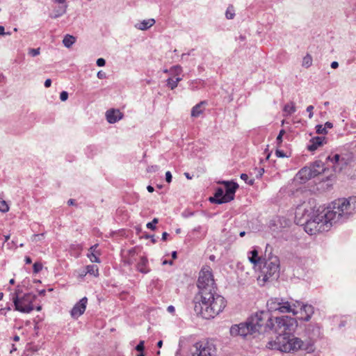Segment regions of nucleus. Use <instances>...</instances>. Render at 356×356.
Returning a JSON list of instances; mask_svg holds the SVG:
<instances>
[{
    "label": "nucleus",
    "instance_id": "5701e85b",
    "mask_svg": "<svg viewBox=\"0 0 356 356\" xmlns=\"http://www.w3.org/2000/svg\"><path fill=\"white\" fill-rule=\"evenodd\" d=\"M284 112L286 113L287 115H290L296 112V108L294 102H291L288 104H286L284 106L283 109Z\"/></svg>",
    "mask_w": 356,
    "mask_h": 356
},
{
    "label": "nucleus",
    "instance_id": "412c9836",
    "mask_svg": "<svg viewBox=\"0 0 356 356\" xmlns=\"http://www.w3.org/2000/svg\"><path fill=\"white\" fill-rule=\"evenodd\" d=\"M205 104V102H201L200 103L196 104L193 107L191 111L192 117L197 118L200 116L201 113L203 112V109L202 108V105Z\"/></svg>",
    "mask_w": 356,
    "mask_h": 356
},
{
    "label": "nucleus",
    "instance_id": "4c0bfd02",
    "mask_svg": "<svg viewBox=\"0 0 356 356\" xmlns=\"http://www.w3.org/2000/svg\"><path fill=\"white\" fill-rule=\"evenodd\" d=\"M9 207L7 202L4 200H1V213H5L8 211Z\"/></svg>",
    "mask_w": 356,
    "mask_h": 356
},
{
    "label": "nucleus",
    "instance_id": "f8f14e48",
    "mask_svg": "<svg viewBox=\"0 0 356 356\" xmlns=\"http://www.w3.org/2000/svg\"><path fill=\"white\" fill-rule=\"evenodd\" d=\"M318 175V172L312 170L311 167H304L296 175V179L305 183L310 179Z\"/></svg>",
    "mask_w": 356,
    "mask_h": 356
},
{
    "label": "nucleus",
    "instance_id": "864d4df0",
    "mask_svg": "<svg viewBox=\"0 0 356 356\" xmlns=\"http://www.w3.org/2000/svg\"><path fill=\"white\" fill-rule=\"evenodd\" d=\"M167 310L169 312H173L175 311V307L173 306H172V305L168 306V308H167Z\"/></svg>",
    "mask_w": 356,
    "mask_h": 356
},
{
    "label": "nucleus",
    "instance_id": "4468645a",
    "mask_svg": "<svg viewBox=\"0 0 356 356\" xmlns=\"http://www.w3.org/2000/svg\"><path fill=\"white\" fill-rule=\"evenodd\" d=\"M298 307H300L301 310L305 314V316L302 318L303 321H309L314 313V307L311 305L303 304L300 301H295L294 302Z\"/></svg>",
    "mask_w": 356,
    "mask_h": 356
},
{
    "label": "nucleus",
    "instance_id": "e2e57ef3",
    "mask_svg": "<svg viewBox=\"0 0 356 356\" xmlns=\"http://www.w3.org/2000/svg\"><path fill=\"white\" fill-rule=\"evenodd\" d=\"M172 259H175L177 257V254L176 251H174L172 252Z\"/></svg>",
    "mask_w": 356,
    "mask_h": 356
},
{
    "label": "nucleus",
    "instance_id": "13d9d810",
    "mask_svg": "<svg viewBox=\"0 0 356 356\" xmlns=\"http://www.w3.org/2000/svg\"><path fill=\"white\" fill-rule=\"evenodd\" d=\"M88 273H86V269L85 270H83L81 273L79 274V276L83 277L84 276H86Z\"/></svg>",
    "mask_w": 356,
    "mask_h": 356
},
{
    "label": "nucleus",
    "instance_id": "a878e982",
    "mask_svg": "<svg viewBox=\"0 0 356 356\" xmlns=\"http://www.w3.org/2000/svg\"><path fill=\"white\" fill-rule=\"evenodd\" d=\"M181 80V78L177 77L175 79L173 78H169L167 80V85L169 88H170L172 90L175 89L177 86L178 83Z\"/></svg>",
    "mask_w": 356,
    "mask_h": 356
},
{
    "label": "nucleus",
    "instance_id": "338daca9",
    "mask_svg": "<svg viewBox=\"0 0 356 356\" xmlns=\"http://www.w3.org/2000/svg\"><path fill=\"white\" fill-rule=\"evenodd\" d=\"M245 232H240V234H239V236H241V237H243V236H245Z\"/></svg>",
    "mask_w": 356,
    "mask_h": 356
},
{
    "label": "nucleus",
    "instance_id": "bb28decb",
    "mask_svg": "<svg viewBox=\"0 0 356 356\" xmlns=\"http://www.w3.org/2000/svg\"><path fill=\"white\" fill-rule=\"evenodd\" d=\"M312 65V57L309 54H307L302 59V66L309 67Z\"/></svg>",
    "mask_w": 356,
    "mask_h": 356
},
{
    "label": "nucleus",
    "instance_id": "6e6d98bb",
    "mask_svg": "<svg viewBox=\"0 0 356 356\" xmlns=\"http://www.w3.org/2000/svg\"><path fill=\"white\" fill-rule=\"evenodd\" d=\"M9 34H10L9 32H7V33L5 32L4 27L1 26V36L4 35H9Z\"/></svg>",
    "mask_w": 356,
    "mask_h": 356
},
{
    "label": "nucleus",
    "instance_id": "f257e3e1",
    "mask_svg": "<svg viewBox=\"0 0 356 356\" xmlns=\"http://www.w3.org/2000/svg\"><path fill=\"white\" fill-rule=\"evenodd\" d=\"M356 213V197L339 198L326 209L317 208L309 204L302 205L296 211L298 224L304 225L305 231L314 235L327 232L333 224L343 222Z\"/></svg>",
    "mask_w": 356,
    "mask_h": 356
},
{
    "label": "nucleus",
    "instance_id": "a18cd8bd",
    "mask_svg": "<svg viewBox=\"0 0 356 356\" xmlns=\"http://www.w3.org/2000/svg\"><path fill=\"white\" fill-rule=\"evenodd\" d=\"M97 77L100 79L106 78V73L102 71H99L97 74Z\"/></svg>",
    "mask_w": 356,
    "mask_h": 356
},
{
    "label": "nucleus",
    "instance_id": "9d476101",
    "mask_svg": "<svg viewBox=\"0 0 356 356\" xmlns=\"http://www.w3.org/2000/svg\"><path fill=\"white\" fill-rule=\"evenodd\" d=\"M195 350L192 356H215L216 348L213 343L208 341H200L194 345Z\"/></svg>",
    "mask_w": 356,
    "mask_h": 356
},
{
    "label": "nucleus",
    "instance_id": "7c9ffc66",
    "mask_svg": "<svg viewBox=\"0 0 356 356\" xmlns=\"http://www.w3.org/2000/svg\"><path fill=\"white\" fill-rule=\"evenodd\" d=\"M40 53V48H37V49H33V48H30L29 49V52L28 54L31 56L32 57H35L37 56H38Z\"/></svg>",
    "mask_w": 356,
    "mask_h": 356
},
{
    "label": "nucleus",
    "instance_id": "8fccbe9b",
    "mask_svg": "<svg viewBox=\"0 0 356 356\" xmlns=\"http://www.w3.org/2000/svg\"><path fill=\"white\" fill-rule=\"evenodd\" d=\"M325 129H331L333 127V124L332 123L330 122H327L325 124Z\"/></svg>",
    "mask_w": 356,
    "mask_h": 356
},
{
    "label": "nucleus",
    "instance_id": "cd10ccee",
    "mask_svg": "<svg viewBox=\"0 0 356 356\" xmlns=\"http://www.w3.org/2000/svg\"><path fill=\"white\" fill-rule=\"evenodd\" d=\"M225 16L228 19H232L234 17L235 13L233 6H228L225 13Z\"/></svg>",
    "mask_w": 356,
    "mask_h": 356
},
{
    "label": "nucleus",
    "instance_id": "2f4dec72",
    "mask_svg": "<svg viewBox=\"0 0 356 356\" xmlns=\"http://www.w3.org/2000/svg\"><path fill=\"white\" fill-rule=\"evenodd\" d=\"M158 218H154L152 222H148L147 225H146V227L148 228V229H150L152 230H154L156 229V224L158 223Z\"/></svg>",
    "mask_w": 356,
    "mask_h": 356
},
{
    "label": "nucleus",
    "instance_id": "c03bdc74",
    "mask_svg": "<svg viewBox=\"0 0 356 356\" xmlns=\"http://www.w3.org/2000/svg\"><path fill=\"white\" fill-rule=\"evenodd\" d=\"M275 154L277 157L284 158L286 156V154L284 153L283 151L277 149L275 152Z\"/></svg>",
    "mask_w": 356,
    "mask_h": 356
},
{
    "label": "nucleus",
    "instance_id": "423d86ee",
    "mask_svg": "<svg viewBox=\"0 0 356 356\" xmlns=\"http://www.w3.org/2000/svg\"><path fill=\"white\" fill-rule=\"evenodd\" d=\"M268 309L270 312H278L280 313H292L296 315L297 305L293 302L291 303L282 298H270L266 303Z\"/></svg>",
    "mask_w": 356,
    "mask_h": 356
},
{
    "label": "nucleus",
    "instance_id": "393cba45",
    "mask_svg": "<svg viewBox=\"0 0 356 356\" xmlns=\"http://www.w3.org/2000/svg\"><path fill=\"white\" fill-rule=\"evenodd\" d=\"M76 41V38L70 35H66L63 40V43L65 47H70Z\"/></svg>",
    "mask_w": 356,
    "mask_h": 356
},
{
    "label": "nucleus",
    "instance_id": "052dcab7",
    "mask_svg": "<svg viewBox=\"0 0 356 356\" xmlns=\"http://www.w3.org/2000/svg\"><path fill=\"white\" fill-rule=\"evenodd\" d=\"M147 189L149 193H152L154 191V188L152 186H148L147 187Z\"/></svg>",
    "mask_w": 356,
    "mask_h": 356
},
{
    "label": "nucleus",
    "instance_id": "de8ad7c7",
    "mask_svg": "<svg viewBox=\"0 0 356 356\" xmlns=\"http://www.w3.org/2000/svg\"><path fill=\"white\" fill-rule=\"evenodd\" d=\"M264 168H259L258 169V174L257 175V177H261L262 176V175L264 174Z\"/></svg>",
    "mask_w": 356,
    "mask_h": 356
},
{
    "label": "nucleus",
    "instance_id": "ea45409f",
    "mask_svg": "<svg viewBox=\"0 0 356 356\" xmlns=\"http://www.w3.org/2000/svg\"><path fill=\"white\" fill-rule=\"evenodd\" d=\"M136 350L139 352H143L144 350V341H140L136 346Z\"/></svg>",
    "mask_w": 356,
    "mask_h": 356
},
{
    "label": "nucleus",
    "instance_id": "774afa93",
    "mask_svg": "<svg viewBox=\"0 0 356 356\" xmlns=\"http://www.w3.org/2000/svg\"><path fill=\"white\" fill-rule=\"evenodd\" d=\"M10 284H13L15 283V280L14 279H11L10 281H9Z\"/></svg>",
    "mask_w": 356,
    "mask_h": 356
},
{
    "label": "nucleus",
    "instance_id": "a19ab883",
    "mask_svg": "<svg viewBox=\"0 0 356 356\" xmlns=\"http://www.w3.org/2000/svg\"><path fill=\"white\" fill-rule=\"evenodd\" d=\"M313 109H314V106L310 105L309 106L307 107V111L309 113V118L311 119L313 117Z\"/></svg>",
    "mask_w": 356,
    "mask_h": 356
},
{
    "label": "nucleus",
    "instance_id": "f704fd0d",
    "mask_svg": "<svg viewBox=\"0 0 356 356\" xmlns=\"http://www.w3.org/2000/svg\"><path fill=\"white\" fill-rule=\"evenodd\" d=\"M44 238V234H33L32 236H31V241L33 242H38V241H42Z\"/></svg>",
    "mask_w": 356,
    "mask_h": 356
},
{
    "label": "nucleus",
    "instance_id": "a211bd4d",
    "mask_svg": "<svg viewBox=\"0 0 356 356\" xmlns=\"http://www.w3.org/2000/svg\"><path fill=\"white\" fill-rule=\"evenodd\" d=\"M155 24V20L154 19H148L143 20L138 23H136L134 26L136 29L141 31H145L149 29Z\"/></svg>",
    "mask_w": 356,
    "mask_h": 356
},
{
    "label": "nucleus",
    "instance_id": "f03ea898",
    "mask_svg": "<svg viewBox=\"0 0 356 356\" xmlns=\"http://www.w3.org/2000/svg\"><path fill=\"white\" fill-rule=\"evenodd\" d=\"M199 293L194 298V309L202 318L210 319L219 314L225 307V298L216 293L212 270L204 266L200 272L197 280Z\"/></svg>",
    "mask_w": 356,
    "mask_h": 356
},
{
    "label": "nucleus",
    "instance_id": "6ab92c4d",
    "mask_svg": "<svg viewBox=\"0 0 356 356\" xmlns=\"http://www.w3.org/2000/svg\"><path fill=\"white\" fill-rule=\"evenodd\" d=\"M148 260L145 257H141L137 264V270L142 273H147L149 269L147 267Z\"/></svg>",
    "mask_w": 356,
    "mask_h": 356
},
{
    "label": "nucleus",
    "instance_id": "1a4fd4ad",
    "mask_svg": "<svg viewBox=\"0 0 356 356\" xmlns=\"http://www.w3.org/2000/svg\"><path fill=\"white\" fill-rule=\"evenodd\" d=\"M226 191L222 198L215 200V197H209V201L212 203L222 204L229 202L234 199L236 191L238 185L234 182L223 181Z\"/></svg>",
    "mask_w": 356,
    "mask_h": 356
},
{
    "label": "nucleus",
    "instance_id": "aec40b11",
    "mask_svg": "<svg viewBox=\"0 0 356 356\" xmlns=\"http://www.w3.org/2000/svg\"><path fill=\"white\" fill-rule=\"evenodd\" d=\"M325 164L321 161H316L310 166L312 170L318 172V175L324 172L325 168Z\"/></svg>",
    "mask_w": 356,
    "mask_h": 356
},
{
    "label": "nucleus",
    "instance_id": "4d7b16f0",
    "mask_svg": "<svg viewBox=\"0 0 356 356\" xmlns=\"http://www.w3.org/2000/svg\"><path fill=\"white\" fill-rule=\"evenodd\" d=\"M67 204L68 205H74L75 204V201L73 199H70L68 201H67Z\"/></svg>",
    "mask_w": 356,
    "mask_h": 356
},
{
    "label": "nucleus",
    "instance_id": "4be33fe9",
    "mask_svg": "<svg viewBox=\"0 0 356 356\" xmlns=\"http://www.w3.org/2000/svg\"><path fill=\"white\" fill-rule=\"evenodd\" d=\"M67 5L60 6L58 9L54 10L53 13L50 15V17L53 19L58 18L66 13Z\"/></svg>",
    "mask_w": 356,
    "mask_h": 356
},
{
    "label": "nucleus",
    "instance_id": "b1692460",
    "mask_svg": "<svg viewBox=\"0 0 356 356\" xmlns=\"http://www.w3.org/2000/svg\"><path fill=\"white\" fill-rule=\"evenodd\" d=\"M86 273L89 275L97 277L99 275L98 267L96 265H88L86 266Z\"/></svg>",
    "mask_w": 356,
    "mask_h": 356
},
{
    "label": "nucleus",
    "instance_id": "69168bd1",
    "mask_svg": "<svg viewBox=\"0 0 356 356\" xmlns=\"http://www.w3.org/2000/svg\"><path fill=\"white\" fill-rule=\"evenodd\" d=\"M162 345H163V341H159L158 343H157V346L159 348H161L162 347Z\"/></svg>",
    "mask_w": 356,
    "mask_h": 356
},
{
    "label": "nucleus",
    "instance_id": "7ed1b4c3",
    "mask_svg": "<svg viewBox=\"0 0 356 356\" xmlns=\"http://www.w3.org/2000/svg\"><path fill=\"white\" fill-rule=\"evenodd\" d=\"M274 326L275 323L270 314L268 312H259L250 317L245 323L232 325L230 334L234 337L261 334L271 330Z\"/></svg>",
    "mask_w": 356,
    "mask_h": 356
},
{
    "label": "nucleus",
    "instance_id": "0eeeda50",
    "mask_svg": "<svg viewBox=\"0 0 356 356\" xmlns=\"http://www.w3.org/2000/svg\"><path fill=\"white\" fill-rule=\"evenodd\" d=\"M264 267L261 273L264 275V282L274 280L278 277L280 272V259L277 256L270 255L268 259H264Z\"/></svg>",
    "mask_w": 356,
    "mask_h": 356
},
{
    "label": "nucleus",
    "instance_id": "5fc2aeb1",
    "mask_svg": "<svg viewBox=\"0 0 356 356\" xmlns=\"http://www.w3.org/2000/svg\"><path fill=\"white\" fill-rule=\"evenodd\" d=\"M168 236V234L167 232H163L162 234V240L165 241Z\"/></svg>",
    "mask_w": 356,
    "mask_h": 356
},
{
    "label": "nucleus",
    "instance_id": "37998d69",
    "mask_svg": "<svg viewBox=\"0 0 356 356\" xmlns=\"http://www.w3.org/2000/svg\"><path fill=\"white\" fill-rule=\"evenodd\" d=\"M172 174L170 171H168L165 172V181L168 183H170L172 181Z\"/></svg>",
    "mask_w": 356,
    "mask_h": 356
},
{
    "label": "nucleus",
    "instance_id": "bf43d9fd",
    "mask_svg": "<svg viewBox=\"0 0 356 356\" xmlns=\"http://www.w3.org/2000/svg\"><path fill=\"white\" fill-rule=\"evenodd\" d=\"M184 175L188 179H191L193 178V176H191L188 172H185Z\"/></svg>",
    "mask_w": 356,
    "mask_h": 356
},
{
    "label": "nucleus",
    "instance_id": "0e129e2a",
    "mask_svg": "<svg viewBox=\"0 0 356 356\" xmlns=\"http://www.w3.org/2000/svg\"><path fill=\"white\" fill-rule=\"evenodd\" d=\"M66 0H53V1L54 3H63L65 2Z\"/></svg>",
    "mask_w": 356,
    "mask_h": 356
},
{
    "label": "nucleus",
    "instance_id": "49530a36",
    "mask_svg": "<svg viewBox=\"0 0 356 356\" xmlns=\"http://www.w3.org/2000/svg\"><path fill=\"white\" fill-rule=\"evenodd\" d=\"M44 87L45 88H49L51 85V80L50 79H47L45 81H44Z\"/></svg>",
    "mask_w": 356,
    "mask_h": 356
},
{
    "label": "nucleus",
    "instance_id": "c756f323",
    "mask_svg": "<svg viewBox=\"0 0 356 356\" xmlns=\"http://www.w3.org/2000/svg\"><path fill=\"white\" fill-rule=\"evenodd\" d=\"M241 179H243L245 183L252 186L254 184V179H249V177L247 174L243 173L241 175Z\"/></svg>",
    "mask_w": 356,
    "mask_h": 356
},
{
    "label": "nucleus",
    "instance_id": "dca6fc26",
    "mask_svg": "<svg viewBox=\"0 0 356 356\" xmlns=\"http://www.w3.org/2000/svg\"><path fill=\"white\" fill-rule=\"evenodd\" d=\"M325 140V137L316 136L312 138L309 140V144L307 146L308 150L310 152L315 151L316 149H318V147L323 145Z\"/></svg>",
    "mask_w": 356,
    "mask_h": 356
},
{
    "label": "nucleus",
    "instance_id": "72a5a7b5",
    "mask_svg": "<svg viewBox=\"0 0 356 356\" xmlns=\"http://www.w3.org/2000/svg\"><path fill=\"white\" fill-rule=\"evenodd\" d=\"M33 273H38L42 269V265L41 263L35 262L33 266Z\"/></svg>",
    "mask_w": 356,
    "mask_h": 356
},
{
    "label": "nucleus",
    "instance_id": "20e7f679",
    "mask_svg": "<svg viewBox=\"0 0 356 356\" xmlns=\"http://www.w3.org/2000/svg\"><path fill=\"white\" fill-rule=\"evenodd\" d=\"M268 347L285 353L298 350H305L307 353L314 350V343L311 340L303 341L289 333H279L273 341L268 343Z\"/></svg>",
    "mask_w": 356,
    "mask_h": 356
},
{
    "label": "nucleus",
    "instance_id": "58836bf2",
    "mask_svg": "<svg viewBox=\"0 0 356 356\" xmlns=\"http://www.w3.org/2000/svg\"><path fill=\"white\" fill-rule=\"evenodd\" d=\"M68 98V93L66 91H63L60 94V99L61 101L65 102Z\"/></svg>",
    "mask_w": 356,
    "mask_h": 356
},
{
    "label": "nucleus",
    "instance_id": "09e8293b",
    "mask_svg": "<svg viewBox=\"0 0 356 356\" xmlns=\"http://www.w3.org/2000/svg\"><path fill=\"white\" fill-rule=\"evenodd\" d=\"M339 67V63L337 61H333L332 63H331V67L333 68V69H336Z\"/></svg>",
    "mask_w": 356,
    "mask_h": 356
},
{
    "label": "nucleus",
    "instance_id": "473e14b6",
    "mask_svg": "<svg viewBox=\"0 0 356 356\" xmlns=\"http://www.w3.org/2000/svg\"><path fill=\"white\" fill-rule=\"evenodd\" d=\"M316 133L318 134H326L327 130L325 127H323L321 124H318L316 127Z\"/></svg>",
    "mask_w": 356,
    "mask_h": 356
},
{
    "label": "nucleus",
    "instance_id": "39448f33",
    "mask_svg": "<svg viewBox=\"0 0 356 356\" xmlns=\"http://www.w3.org/2000/svg\"><path fill=\"white\" fill-rule=\"evenodd\" d=\"M22 289L17 286L15 293H11V298L15 309L21 312L29 313L33 310V302L36 299V296L31 293H27L22 297H19Z\"/></svg>",
    "mask_w": 356,
    "mask_h": 356
},
{
    "label": "nucleus",
    "instance_id": "c9c22d12",
    "mask_svg": "<svg viewBox=\"0 0 356 356\" xmlns=\"http://www.w3.org/2000/svg\"><path fill=\"white\" fill-rule=\"evenodd\" d=\"M285 134V131L284 129H282L280 130L277 138H276V140H277V146H280V144L282 143V136L283 135Z\"/></svg>",
    "mask_w": 356,
    "mask_h": 356
},
{
    "label": "nucleus",
    "instance_id": "f3484780",
    "mask_svg": "<svg viewBox=\"0 0 356 356\" xmlns=\"http://www.w3.org/2000/svg\"><path fill=\"white\" fill-rule=\"evenodd\" d=\"M248 260L254 266L263 264L264 259L258 255V251L254 249L248 252Z\"/></svg>",
    "mask_w": 356,
    "mask_h": 356
},
{
    "label": "nucleus",
    "instance_id": "680f3d73",
    "mask_svg": "<svg viewBox=\"0 0 356 356\" xmlns=\"http://www.w3.org/2000/svg\"><path fill=\"white\" fill-rule=\"evenodd\" d=\"M168 264L172 265L173 264V262H172V261H167V260H165L163 261V265H165Z\"/></svg>",
    "mask_w": 356,
    "mask_h": 356
},
{
    "label": "nucleus",
    "instance_id": "e433bc0d",
    "mask_svg": "<svg viewBox=\"0 0 356 356\" xmlns=\"http://www.w3.org/2000/svg\"><path fill=\"white\" fill-rule=\"evenodd\" d=\"M88 257L92 262H96V263L100 262L99 259L94 252H92L90 255H88Z\"/></svg>",
    "mask_w": 356,
    "mask_h": 356
},
{
    "label": "nucleus",
    "instance_id": "603ef678",
    "mask_svg": "<svg viewBox=\"0 0 356 356\" xmlns=\"http://www.w3.org/2000/svg\"><path fill=\"white\" fill-rule=\"evenodd\" d=\"M174 68H175V72H176L177 73H179V72L181 71V67H180V66H179V65H177V66L174 67Z\"/></svg>",
    "mask_w": 356,
    "mask_h": 356
},
{
    "label": "nucleus",
    "instance_id": "ddd939ff",
    "mask_svg": "<svg viewBox=\"0 0 356 356\" xmlns=\"http://www.w3.org/2000/svg\"><path fill=\"white\" fill-rule=\"evenodd\" d=\"M87 303L88 298L86 297L81 298L72 309L71 316L74 318H79L84 313Z\"/></svg>",
    "mask_w": 356,
    "mask_h": 356
},
{
    "label": "nucleus",
    "instance_id": "c85d7f7f",
    "mask_svg": "<svg viewBox=\"0 0 356 356\" xmlns=\"http://www.w3.org/2000/svg\"><path fill=\"white\" fill-rule=\"evenodd\" d=\"M224 195L225 194H224L223 189L221 188H218L216 189L213 197H215V200H218L220 198H222Z\"/></svg>",
    "mask_w": 356,
    "mask_h": 356
},
{
    "label": "nucleus",
    "instance_id": "6e6552de",
    "mask_svg": "<svg viewBox=\"0 0 356 356\" xmlns=\"http://www.w3.org/2000/svg\"><path fill=\"white\" fill-rule=\"evenodd\" d=\"M275 324L273 328L277 333H289L294 331L298 326L297 321L294 318L282 316L275 318Z\"/></svg>",
    "mask_w": 356,
    "mask_h": 356
},
{
    "label": "nucleus",
    "instance_id": "3c124183",
    "mask_svg": "<svg viewBox=\"0 0 356 356\" xmlns=\"http://www.w3.org/2000/svg\"><path fill=\"white\" fill-rule=\"evenodd\" d=\"M25 262H26V264H31L32 260H31V259L29 257H25Z\"/></svg>",
    "mask_w": 356,
    "mask_h": 356
},
{
    "label": "nucleus",
    "instance_id": "9b49d317",
    "mask_svg": "<svg viewBox=\"0 0 356 356\" xmlns=\"http://www.w3.org/2000/svg\"><path fill=\"white\" fill-rule=\"evenodd\" d=\"M326 164L332 167L334 172H340L346 165L347 162L345 158L339 154H335L333 156H328L326 159Z\"/></svg>",
    "mask_w": 356,
    "mask_h": 356
},
{
    "label": "nucleus",
    "instance_id": "2eb2a0df",
    "mask_svg": "<svg viewBox=\"0 0 356 356\" xmlns=\"http://www.w3.org/2000/svg\"><path fill=\"white\" fill-rule=\"evenodd\" d=\"M106 117L109 123L114 124L122 118L123 114L118 109H111L106 111Z\"/></svg>",
    "mask_w": 356,
    "mask_h": 356
},
{
    "label": "nucleus",
    "instance_id": "79ce46f5",
    "mask_svg": "<svg viewBox=\"0 0 356 356\" xmlns=\"http://www.w3.org/2000/svg\"><path fill=\"white\" fill-rule=\"evenodd\" d=\"M105 64H106V61H105V60L104 58H98L97 60V66L103 67V66L105 65Z\"/></svg>",
    "mask_w": 356,
    "mask_h": 356
}]
</instances>
